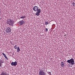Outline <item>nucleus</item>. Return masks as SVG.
Returning a JSON list of instances; mask_svg holds the SVG:
<instances>
[{"instance_id": "nucleus-17", "label": "nucleus", "mask_w": 75, "mask_h": 75, "mask_svg": "<svg viewBox=\"0 0 75 75\" xmlns=\"http://www.w3.org/2000/svg\"><path fill=\"white\" fill-rule=\"evenodd\" d=\"M74 4H75V3H73L72 4H73V6H74Z\"/></svg>"}, {"instance_id": "nucleus-1", "label": "nucleus", "mask_w": 75, "mask_h": 75, "mask_svg": "<svg viewBox=\"0 0 75 75\" xmlns=\"http://www.w3.org/2000/svg\"><path fill=\"white\" fill-rule=\"evenodd\" d=\"M33 10L35 11H37L36 13V16H38L40 15V13H41V9L40 8L38 9V7L37 6H35L33 7Z\"/></svg>"}, {"instance_id": "nucleus-8", "label": "nucleus", "mask_w": 75, "mask_h": 75, "mask_svg": "<svg viewBox=\"0 0 75 75\" xmlns=\"http://www.w3.org/2000/svg\"><path fill=\"white\" fill-rule=\"evenodd\" d=\"M25 15H24L22 16H21L20 18H21L22 19H24V18H25Z\"/></svg>"}, {"instance_id": "nucleus-18", "label": "nucleus", "mask_w": 75, "mask_h": 75, "mask_svg": "<svg viewBox=\"0 0 75 75\" xmlns=\"http://www.w3.org/2000/svg\"><path fill=\"white\" fill-rule=\"evenodd\" d=\"M2 54L4 56L5 54L4 53H2Z\"/></svg>"}, {"instance_id": "nucleus-3", "label": "nucleus", "mask_w": 75, "mask_h": 75, "mask_svg": "<svg viewBox=\"0 0 75 75\" xmlns=\"http://www.w3.org/2000/svg\"><path fill=\"white\" fill-rule=\"evenodd\" d=\"M14 21L13 20L9 19L8 20V24L9 25H13V24H14Z\"/></svg>"}, {"instance_id": "nucleus-15", "label": "nucleus", "mask_w": 75, "mask_h": 75, "mask_svg": "<svg viewBox=\"0 0 75 75\" xmlns=\"http://www.w3.org/2000/svg\"><path fill=\"white\" fill-rule=\"evenodd\" d=\"M5 59H6L8 60V58H7V56H6L5 57Z\"/></svg>"}, {"instance_id": "nucleus-23", "label": "nucleus", "mask_w": 75, "mask_h": 75, "mask_svg": "<svg viewBox=\"0 0 75 75\" xmlns=\"http://www.w3.org/2000/svg\"><path fill=\"white\" fill-rule=\"evenodd\" d=\"M13 45V43H12V45Z\"/></svg>"}, {"instance_id": "nucleus-2", "label": "nucleus", "mask_w": 75, "mask_h": 75, "mask_svg": "<svg viewBox=\"0 0 75 75\" xmlns=\"http://www.w3.org/2000/svg\"><path fill=\"white\" fill-rule=\"evenodd\" d=\"M67 62L68 63L71 64V65H74L75 64V63L74 62V60L72 58L71 59H70L68 60Z\"/></svg>"}, {"instance_id": "nucleus-5", "label": "nucleus", "mask_w": 75, "mask_h": 75, "mask_svg": "<svg viewBox=\"0 0 75 75\" xmlns=\"http://www.w3.org/2000/svg\"><path fill=\"white\" fill-rule=\"evenodd\" d=\"M6 31V33H11V29H10V28L9 27L7 28Z\"/></svg>"}, {"instance_id": "nucleus-19", "label": "nucleus", "mask_w": 75, "mask_h": 75, "mask_svg": "<svg viewBox=\"0 0 75 75\" xmlns=\"http://www.w3.org/2000/svg\"><path fill=\"white\" fill-rule=\"evenodd\" d=\"M61 64H64V62H61Z\"/></svg>"}, {"instance_id": "nucleus-9", "label": "nucleus", "mask_w": 75, "mask_h": 75, "mask_svg": "<svg viewBox=\"0 0 75 75\" xmlns=\"http://www.w3.org/2000/svg\"><path fill=\"white\" fill-rule=\"evenodd\" d=\"M17 51L18 52H19L20 51V49L19 48V47L18 46L17 48Z\"/></svg>"}, {"instance_id": "nucleus-13", "label": "nucleus", "mask_w": 75, "mask_h": 75, "mask_svg": "<svg viewBox=\"0 0 75 75\" xmlns=\"http://www.w3.org/2000/svg\"><path fill=\"white\" fill-rule=\"evenodd\" d=\"M48 74H49L50 75H51V73L50 72H48Z\"/></svg>"}, {"instance_id": "nucleus-16", "label": "nucleus", "mask_w": 75, "mask_h": 75, "mask_svg": "<svg viewBox=\"0 0 75 75\" xmlns=\"http://www.w3.org/2000/svg\"><path fill=\"white\" fill-rule=\"evenodd\" d=\"M45 31H46V32H47V31H48V29L47 28H46Z\"/></svg>"}, {"instance_id": "nucleus-4", "label": "nucleus", "mask_w": 75, "mask_h": 75, "mask_svg": "<svg viewBox=\"0 0 75 75\" xmlns=\"http://www.w3.org/2000/svg\"><path fill=\"white\" fill-rule=\"evenodd\" d=\"M39 75H45V73L44 72V69H42L39 71Z\"/></svg>"}, {"instance_id": "nucleus-7", "label": "nucleus", "mask_w": 75, "mask_h": 75, "mask_svg": "<svg viewBox=\"0 0 75 75\" xmlns=\"http://www.w3.org/2000/svg\"><path fill=\"white\" fill-rule=\"evenodd\" d=\"M25 23V22L24 21H21L19 22V24L20 25H23Z\"/></svg>"}, {"instance_id": "nucleus-22", "label": "nucleus", "mask_w": 75, "mask_h": 75, "mask_svg": "<svg viewBox=\"0 0 75 75\" xmlns=\"http://www.w3.org/2000/svg\"><path fill=\"white\" fill-rule=\"evenodd\" d=\"M74 4V5H75V4Z\"/></svg>"}, {"instance_id": "nucleus-12", "label": "nucleus", "mask_w": 75, "mask_h": 75, "mask_svg": "<svg viewBox=\"0 0 75 75\" xmlns=\"http://www.w3.org/2000/svg\"><path fill=\"white\" fill-rule=\"evenodd\" d=\"M2 63V61L1 60H0V67L1 66V64Z\"/></svg>"}, {"instance_id": "nucleus-21", "label": "nucleus", "mask_w": 75, "mask_h": 75, "mask_svg": "<svg viewBox=\"0 0 75 75\" xmlns=\"http://www.w3.org/2000/svg\"><path fill=\"white\" fill-rule=\"evenodd\" d=\"M64 36H65V38H66V37H67V36H66V35H64Z\"/></svg>"}, {"instance_id": "nucleus-6", "label": "nucleus", "mask_w": 75, "mask_h": 75, "mask_svg": "<svg viewBox=\"0 0 75 75\" xmlns=\"http://www.w3.org/2000/svg\"><path fill=\"white\" fill-rule=\"evenodd\" d=\"M17 65V62H12L11 63V65L12 66H14L15 67V66H16Z\"/></svg>"}, {"instance_id": "nucleus-14", "label": "nucleus", "mask_w": 75, "mask_h": 75, "mask_svg": "<svg viewBox=\"0 0 75 75\" xmlns=\"http://www.w3.org/2000/svg\"><path fill=\"white\" fill-rule=\"evenodd\" d=\"M14 48L16 50H17V47L16 46V45L15 46H14Z\"/></svg>"}, {"instance_id": "nucleus-10", "label": "nucleus", "mask_w": 75, "mask_h": 75, "mask_svg": "<svg viewBox=\"0 0 75 75\" xmlns=\"http://www.w3.org/2000/svg\"><path fill=\"white\" fill-rule=\"evenodd\" d=\"M45 25H48V24H49V23H48V22H45Z\"/></svg>"}, {"instance_id": "nucleus-11", "label": "nucleus", "mask_w": 75, "mask_h": 75, "mask_svg": "<svg viewBox=\"0 0 75 75\" xmlns=\"http://www.w3.org/2000/svg\"><path fill=\"white\" fill-rule=\"evenodd\" d=\"M61 65L62 67H64V66H65V63H62V64Z\"/></svg>"}, {"instance_id": "nucleus-20", "label": "nucleus", "mask_w": 75, "mask_h": 75, "mask_svg": "<svg viewBox=\"0 0 75 75\" xmlns=\"http://www.w3.org/2000/svg\"><path fill=\"white\" fill-rule=\"evenodd\" d=\"M4 57H6V54H5L4 55Z\"/></svg>"}]
</instances>
